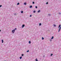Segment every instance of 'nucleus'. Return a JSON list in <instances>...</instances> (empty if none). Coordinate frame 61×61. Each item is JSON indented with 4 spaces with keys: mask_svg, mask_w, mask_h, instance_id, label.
Returning a JSON list of instances; mask_svg holds the SVG:
<instances>
[{
    "mask_svg": "<svg viewBox=\"0 0 61 61\" xmlns=\"http://www.w3.org/2000/svg\"><path fill=\"white\" fill-rule=\"evenodd\" d=\"M15 29L12 30V33H15Z\"/></svg>",
    "mask_w": 61,
    "mask_h": 61,
    "instance_id": "f257e3e1",
    "label": "nucleus"
},
{
    "mask_svg": "<svg viewBox=\"0 0 61 61\" xmlns=\"http://www.w3.org/2000/svg\"><path fill=\"white\" fill-rule=\"evenodd\" d=\"M24 26H25V25L24 24H23L22 25V28H23V27H24Z\"/></svg>",
    "mask_w": 61,
    "mask_h": 61,
    "instance_id": "f03ea898",
    "label": "nucleus"
},
{
    "mask_svg": "<svg viewBox=\"0 0 61 61\" xmlns=\"http://www.w3.org/2000/svg\"><path fill=\"white\" fill-rule=\"evenodd\" d=\"M54 39V36H52V37L51 38V39Z\"/></svg>",
    "mask_w": 61,
    "mask_h": 61,
    "instance_id": "7ed1b4c3",
    "label": "nucleus"
},
{
    "mask_svg": "<svg viewBox=\"0 0 61 61\" xmlns=\"http://www.w3.org/2000/svg\"><path fill=\"white\" fill-rule=\"evenodd\" d=\"M2 43H3V42H4V41H3V40H2Z\"/></svg>",
    "mask_w": 61,
    "mask_h": 61,
    "instance_id": "20e7f679",
    "label": "nucleus"
},
{
    "mask_svg": "<svg viewBox=\"0 0 61 61\" xmlns=\"http://www.w3.org/2000/svg\"><path fill=\"white\" fill-rule=\"evenodd\" d=\"M60 31V28L59 29V30H58L59 32V31Z\"/></svg>",
    "mask_w": 61,
    "mask_h": 61,
    "instance_id": "39448f33",
    "label": "nucleus"
},
{
    "mask_svg": "<svg viewBox=\"0 0 61 61\" xmlns=\"http://www.w3.org/2000/svg\"><path fill=\"white\" fill-rule=\"evenodd\" d=\"M61 26V25H60L59 26V27H58V28H59V27H60V26Z\"/></svg>",
    "mask_w": 61,
    "mask_h": 61,
    "instance_id": "423d86ee",
    "label": "nucleus"
},
{
    "mask_svg": "<svg viewBox=\"0 0 61 61\" xmlns=\"http://www.w3.org/2000/svg\"><path fill=\"white\" fill-rule=\"evenodd\" d=\"M29 44H31V41H29Z\"/></svg>",
    "mask_w": 61,
    "mask_h": 61,
    "instance_id": "0eeeda50",
    "label": "nucleus"
},
{
    "mask_svg": "<svg viewBox=\"0 0 61 61\" xmlns=\"http://www.w3.org/2000/svg\"><path fill=\"white\" fill-rule=\"evenodd\" d=\"M42 40H44V37H42Z\"/></svg>",
    "mask_w": 61,
    "mask_h": 61,
    "instance_id": "6e6552de",
    "label": "nucleus"
},
{
    "mask_svg": "<svg viewBox=\"0 0 61 61\" xmlns=\"http://www.w3.org/2000/svg\"><path fill=\"white\" fill-rule=\"evenodd\" d=\"M19 4H20L19 3L17 4V5H19Z\"/></svg>",
    "mask_w": 61,
    "mask_h": 61,
    "instance_id": "1a4fd4ad",
    "label": "nucleus"
},
{
    "mask_svg": "<svg viewBox=\"0 0 61 61\" xmlns=\"http://www.w3.org/2000/svg\"><path fill=\"white\" fill-rule=\"evenodd\" d=\"M32 6H30V8H32Z\"/></svg>",
    "mask_w": 61,
    "mask_h": 61,
    "instance_id": "9d476101",
    "label": "nucleus"
},
{
    "mask_svg": "<svg viewBox=\"0 0 61 61\" xmlns=\"http://www.w3.org/2000/svg\"><path fill=\"white\" fill-rule=\"evenodd\" d=\"M36 61H38L37 60V58H36Z\"/></svg>",
    "mask_w": 61,
    "mask_h": 61,
    "instance_id": "9b49d317",
    "label": "nucleus"
},
{
    "mask_svg": "<svg viewBox=\"0 0 61 61\" xmlns=\"http://www.w3.org/2000/svg\"><path fill=\"white\" fill-rule=\"evenodd\" d=\"M24 4L25 5H26V3H24Z\"/></svg>",
    "mask_w": 61,
    "mask_h": 61,
    "instance_id": "f8f14e48",
    "label": "nucleus"
},
{
    "mask_svg": "<svg viewBox=\"0 0 61 61\" xmlns=\"http://www.w3.org/2000/svg\"><path fill=\"white\" fill-rule=\"evenodd\" d=\"M40 12V10H39L38 11V13H39V12Z\"/></svg>",
    "mask_w": 61,
    "mask_h": 61,
    "instance_id": "ddd939ff",
    "label": "nucleus"
},
{
    "mask_svg": "<svg viewBox=\"0 0 61 61\" xmlns=\"http://www.w3.org/2000/svg\"><path fill=\"white\" fill-rule=\"evenodd\" d=\"M21 13H23V11H21Z\"/></svg>",
    "mask_w": 61,
    "mask_h": 61,
    "instance_id": "4468645a",
    "label": "nucleus"
},
{
    "mask_svg": "<svg viewBox=\"0 0 61 61\" xmlns=\"http://www.w3.org/2000/svg\"><path fill=\"white\" fill-rule=\"evenodd\" d=\"M20 59H22V57H20Z\"/></svg>",
    "mask_w": 61,
    "mask_h": 61,
    "instance_id": "2eb2a0df",
    "label": "nucleus"
},
{
    "mask_svg": "<svg viewBox=\"0 0 61 61\" xmlns=\"http://www.w3.org/2000/svg\"><path fill=\"white\" fill-rule=\"evenodd\" d=\"M33 12H34V13H35V12H36V11H33Z\"/></svg>",
    "mask_w": 61,
    "mask_h": 61,
    "instance_id": "dca6fc26",
    "label": "nucleus"
},
{
    "mask_svg": "<svg viewBox=\"0 0 61 61\" xmlns=\"http://www.w3.org/2000/svg\"><path fill=\"white\" fill-rule=\"evenodd\" d=\"M35 7L36 8H37V6H36Z\"/></svg>",
    "mask_w": 61,
    "mask_h": 61,
    "instance_id": "f3484780",
    "label": "nucleus"
},
{
    "mask_svg": "<svg viewBox=\"0 0 61 61\" xmlns=\"http://www.w3.org/2000/svg\"><path fill=\"white\" fill-rule=\"evenodd\" d=\"M41 25V24L40 23L39 24V25L40 26V25Z\"/></svg>",
    "mask_w": 61,
    "mask_h": 61,
    "instance_id": "a211bd4d",
    "label": "nucleus"
},
{
    "mask_svg": "<svg viewBox=\"0 0 61 61\" xmlns=\"http://www.w3.org/2000/svg\"><path fill=\"white\" fill-rule=\"evenodd\" d=\"M33 4H35V2H34L33 1Z\"/></svg>",
    "mask_w": 61,
    "mask_h": 61,
    "instance_id": "6ab92c4d",
    "label": "nucleus"
},
{
    "mask_svg": "<svg viewBox=\"0 0 61 61\" xmlns=\"http://www.w3.org/2000/svg\"><path fill=\"white\" fill-rule=\"evenodd\" d=\"M29 52V50H28V51H27L26 52Z\"/></svg>",
    "mask_w": 61,
    "mask_h": 61,
    "instance_id": "aec40b11",
    "label": "nucleus"
},
{
    "mask_svg": "<svg viewBox=\"0 0 61 61\" xmlns=\"http://www.w3.org/2000/svg\"><path fill=\"white\" fill-rule=\"evenodd\" d=\"M52 55H53V54H51V56H52Z\"/></svg>",
    "mask_w": 61,
    "mask_h": 61,
    "instance_id": "412c9836",
    "label": "nucleus"
},
{
    "mask_svg": "<svg viewBox=\"0 0 61 61\" xmlns=\"http://www.w3.org/2000/svg\"><path fill=\"white\" fill-rule=\"evenodd\" d=\"M54 26H56V25H54Z\"/></svg>",
    "mask_w": 61,
    "mask_h": 61,
    "instance_id": "4be33fe9",
    "label": "nucleus"
},
{
    "mask_svg": "<svg viewBox=\"0 0 61 61\" xmlns=\"http://www.w3.org/2000/svg\"><path fill=\"white\" fill-rule=\"evenodd\" d=\"M31 16H32V15H30V17H31Z\"/></svg>",
    "mask_w": 61,
    "mask_h": 61,
    "instance_id": "5701e85b",
    "label": "nucleus"
},
{
    "mask_svg": "<svg viewBox=\"0 0 61 61\" xmlns=\"http://www.w3.org/2000/svg\"><path fill=\"white\" fill-rule=\"evenodd\" d=\"M17 29L16 28H15V30H16Z\"/></svg>",
    "mask_w": 61,
    "mask_h": 61,
    "instance_id": "b1692460",
    "label": "nucleus"
},
{
    "mask_svg": "<svg viewBox=\"0 0 61 61\" xmlns=\"http://www.w3.org/2000/svg\"><path fill=\"white\" fill-rule=\"evenodd\" d=\"M24 56V54H22V56Z\"/></svg>",
    "mask_w": 61,
    "mask_h": 61,
    "instance_id": "393cba45",
    "label": "nucleus"
},
{
    "mask_svg": "<svg viewBox=\"0 0 61 61\" xmlns=\"http://www.w3.org/2000/svg\"><path fill=\"white\" fill-rule=\"evenodd\" d=\"M46 4H48V2H47L46 3Z\"/></svg>",
    "mask_w": 61,
    "mask_h": 61,
    "instance_id": "a878e982",
    "label": "nucleus"
},
{
    "mask_svg": "<svg viewBox=\"0 0 61 61\" xmlns=\"http://www.w3.org/2000/svg\"><path fill=\"white\" fill-rule=\"evenodd\" d=\"M48 15H50V14H48Z\"/></svg>",
    "mask_w": 61,
    "mask_h": 61,
    "instance_id": "bb28decb",
    "label": "nucleus"
},
{
    "mask_svg": "<svg viewBox=\"0 0 61 61\" xmlns=\"http://www.w3.org/2000/svg\"><path fill=\"white\" fill-rule=\"evenodd\" d=\"M2 6V5H0V7H1Z\"/></svg>",
    "mask_w": 61,
    "mask_h": 61,
    "instance_id": "cd10ccee",
    "label": "nucleus"
},
{
    "mask_svg": "<svg viewBox=\"0 0 61 61\" xmlns=\"http://www.w3.org/2000/svg\"><path fill=\"white\" fill-rule=\"evenodd\" d=\"M60 29H61V27L60 28Z\"/></svg>",
    "mask_w": 61,
    "mask_h": 61,
    "instance_id": "c85d7f7f",
    "label": "nucleus"
},
{
    "mask_svg": "<svg viewBox=\"0 0 61 61\" xmlns=\"http://www.w3.org/2000/svg\"><path fill=\"white\" fill-rule=\"evenodd\" d=\"M0 32H1V30H0Z\"/></svg>",
    "mask_w": 61,
    "mask_h": 61,
    "instance_id": "c756f323",
    "label": "nucleus"
},
{
    "mask_svg": "<svg viewBox=\"0 0 61 61\" xmlns=\"http://www.w3.org/2000/svg\"><path fill=\"white\" fill-rule=\"evenodd\" d=\"M16 15L15 14V15Z\"/></svg>",
    "mask_w": 61,
    "mask_h": 61,
    "instance_id": "7c9ffc66",
    "label": "nucleus"
}]
</instances>
